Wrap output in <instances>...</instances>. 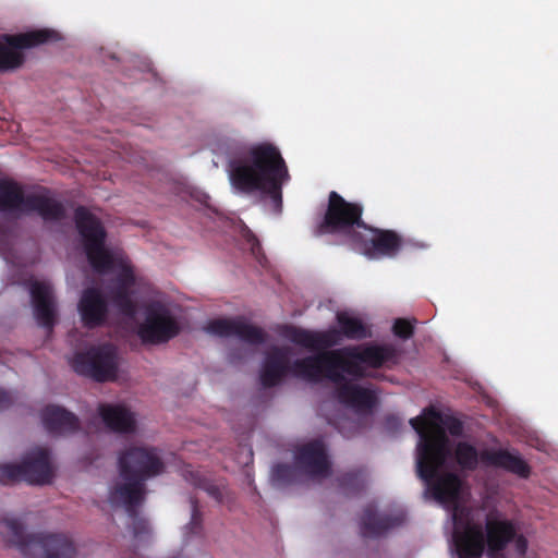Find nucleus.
Instances as JSON below:
<instances>
[{
  "instance_id": "nucleus-1",
  "label": "nucleus",
  "mask_w": 558,
  "mask_h": 558,
  "mask_svg": "<svg viewBox=\"0 0 558 558\" xmlns=\"http://www.w3.org/2000/svg\"><path fill=\"white\" fill-rule=\"evenodd\" d=\"M440 418L438 411L427 408L424 416L413 417L409 423L420 436L417 476L425 483L427 492L435 500L453 509L452 539L458 557L482 558L486 544L489 558H506L504 551L513 543L517 556L524 558L529 543L523 534H518L513 521L489 513L486 517L484 534L482 525L474 522L472 510L459 505L462 481L454 473L442 472L450 456L448 437L438 425L432 432L427 430L428 425Z\"/></svg>"
},
{
  "instance_id": "nucleus-2",
  "label": "nucleus",
  "mask_w": 558,
  "mask_h": 558,
  "mask_svg": "<svg viewBox=\"0 0 558 558\" xmlns=\"http://www.w3.org/2000/svg\"><path fill=\"white\" fill-rule=\"evenodd\" d=\"M229 180L243 194L259 192L270 197L277 211L282 207V185L290 179L277 146L264 142L233 154L228 161Z\"/></svg>"
},
{
  "instance_id": "nucleus-3",
  "label": "nucleus",
  "mask_w": 558,
  "mask_h": 558,
  "mask_svg": "<svg viewBox=\"0 0 558 558\" xmlns=\"http://www.w3.org/2000/svg\"><path fill=\"white\" fill-rule=\"evenodd\" d=\"M399 350L393 344L368 343L310 355L306 360L300 361L298 366L316 368L318 364H323L325 378L331 383H338L344 380L343 374L355 379H363L367 376L366 368L377 369L383 366L396 365L399 362Z\"/></svg>"
},
{
  "instance_id": "nucleus-4",
  "label": "nucleus",
  "mask_w": 558,
  "mask_h": 558,
  "mask_svg": "<svg viewBox=\"0 0 558 558\" xmlns=\"http://www.w3.org/2000/svg\"><path fill=\"white\" fill-rule=\"evenodd\" d=\"M118 468L122 482L111 487L108 500L124 501L133 506L145 501L146 482L161 475L166 464L157 448L130 446L120 452Z\"/></svg>"
},
{
  "instance_id": "nucleus-5",
  "label": "nucleus",
  "mask_w": 558,
  "mask_h": 558,
  "mask_svg": "<svg viewBox=\"0 0 558 558\" xmlns=\"http://www.w3.org/2000/svg\"><path fill=\"white\" fill-rule=\"evenodd\" d=\"M74 222L93 269L98 274H107L118 265L121 268L117 277L118 284H124L126 288L133 286L135 277L132 267L123 260L117 262L106 248L107 231L100 219L86 207L78 206L74 210Z\"/></svg>"
},
{
  "instance_id": "nucleus-6",
  "label": "nucleus",
  "mask_w": 558,
  "mask_h": 558,
  "mask_svg": "<svg viewBox=\"0 0 558 558\" xmlns=\"http://www.w3.org/2000/svg\"><path fill=\"white\" fill-rule=\"evenodd\" d=\"M5 537L25 558H75L76 547L64 533L25 531L17 519L2 521Z\"/></svg>"
},
{
  "instance_id": "nucleus-7",
  "label": "nucleus",
  "mask_w": 558,
  "mask_h": 558,
  "mask_svg": "<svg viewBox=\"0 0 558 558\" xmlns=\"http://www.w3.org/2000/svg\"><path fill=\"white\" fill-rule=\"evenodd\" d=\"M336 319L339 325L338 329L311 331L293 325H283L280 327L279 333L292 343L312 351L335 347L340 342L341 337L350 340H362L372 336L369 328L362 319L353 317L347 312H338Z\"/></svg>"
},
{
  "instance_id": "nucleus-8",
  "label": "nucleus",
  "mask_w": 558,
  "mask_h": 558,
  "mask_svg": "<svg viewBox=\"0 0 558 558\" xmlns=\"http://www.w3.org/2000/svg\"><path fill=\"white\" fill-rule=\"evenodd\" d=\"M362 215L363 206L360 203L348 202L339 193L331 191L325 215L314 233L317 236L338 235L352 245L366 225Z\"/></svg>"
},
{
  "instance_id": "nucleus-9",
  "label": "nucleus",
  "mask_w": 558,
  "mask_h": 558,
  "mask_svg": "<svg viewBox=\"0 0 558 558\" xmlns=\"http://www.w3.org/2000/svg\"><path fill=\"white\" fill-rule=\"evenodd\" d=\"M454 458L458 465L465 471H475L482 462L485 466L499 468L522 478H527L531 474L530 465L519 454L506 449H485L478 453L473 445L460 441L456 446Z\"/></svg>"
},
{
  "instance_id": "nucleus-10",
  "label": "nucleus",
  "mask_w": 558,
  "mask_h": 558,
  "mask_svg": "<svg viewBox=\"0 0 558 558\" xmlns=\"http://www.w3.org/2000/svg\"><path fill=\"white\" fill-rule=\"evenodd\" d=\"M290 353L291 351L288 347H272L266 353L259 375L260 384L264 388H272L279 385L289 374L310 383H319L325 378L323 364H318L316 368H302V366H298V363L306 360L308 356L290 363Z\"/></svg>"
},
{
  "instance_id": "nucleus-11",
  "label": "nucleus",
  "mask_w": 558,
  "mask_h": 558,
  "mask_svg": "<svg viewBox=\"0 0 558 558\" xmlns=\"http://www.w3.org/2000/svg\"><path fill=\"white\" fill-rule=\"evenodd\" d=\"M72 367L78 375L95 381H113L118 376V354L116 348L106 343L77 352L72 360Z\"/></svg>"
},
{
  "instance_id": "nucleus-12",
  "label": "nucleus",
  "mask_w": 558,
  "mask_h": 558,
  "mask_svg": "<svg viewBox=\"0 0 558 558\" xmlns=\"http://www.w3.org/2000/svg\"><path fill=\"white\" fill-rule=\"evenodd\" d=\"M60 39L50 28L35 29L15 35H2L0 38V72L14 71L25 62L24 49L34 48Z\"/></svg>"
},
{
  "instance_id": "nucleus-13",
  "label": "nucleus",
  "mask_w": 558,
  "mask_h": 558,
  "mask_svg": "<svg viewBox=\"0 0 558 558\" xmlns=\"http://www.w3.org/2000/svg\"><path fill=\"white\" fill-rule=\"evenodd\" d=\"M180 331V324L166 303L155 300L146 304L144 322L137 331L144 343H166L177 337Z\"/></svg>"
},
{
  "instance_id": "nucleus-14",
  "label": "nucleus",
  "mask_w": 558,
  "mask_h": 558,
  "mask_svg": "<svg viewBox=\"0 0 558 558\" xmlns=\"http://www.w3.org/2000/svg\"><path fill=\"white\" fill-rule=\"evenodd\" d=\"M352 246L371 259L393 258L401 251L403 239L395 230L365 225Z\"/></svg>"
},
{
  "instance_id": "nucleus-15",
  "label": "nucleus",
  "mask_w": 558,
  "mask_h": 558,
  "mask_svg": "<svg viewBox=\"0 0 558 558\" xmlns=\"http://www.w3.org/2000/svg\"><path fill=\"white\" fill-rule=\"evenodd\" d=\"M207 331L219 337H236L252 345L263 344L267 340V333L260 327L248 324L243 317L213 319L207 325Z\"/></svg>"
},
{
  "instance_id": "nucleus-16",
  "label": "nucleus",
  "mask_w": 558,
  "mask_h": 558,
  "mask_svg": "<svg viewBox=\"0 0 558 558\" xmlns=\"http://www.w3.org/2000/svg\"><path fill=\"white\" fill-rule=\"evenodd\" d=\"M17 481L29 484L45 485L51 483L53 470L50 463V453L46 448H35L26 453L22 462L15 464Z\"/></svg>"
},
{
  "instance_id": "nucleus-17",
  "label": "nucleus",
  "mask_w": 558,
  "mask_h": 558,
  "mask_svg": "<svg viewBox=\"0 0 558 558\" xmlns=\"http://www.w3.org/2000/svg\"><path fill=\"white\" fill-rule=\"evenodd\" d=\"M295 464L300 472L313 478H325L330 475V462L320 440L310 441L299 448Z\"/></svg>"
},
{
  "instance_id": "nucleus-18",
  "label": "nucleus",
  "mask_w": 558,
  "mask_h": 558,
  "mask_svg": "<svg viewBox=\"0 0 558 558\" xmlns=\"http://www.w3.org/2000/svg\"><path fill=\"white\" fill-rule=\"evenodd\" d=\"M78 311L84 326H102L109 315L108 300L99 288H86L80 299Z\"/></svg>"
},
{
  "instance_id": "nucleus-19",
  "label": "nucleus",
  "mask_w": 558,
  "mask_h": 558,
  "mask_svg": "<svg viewBox=\"0 0 558 558\" xmlns=\"http://www.w3.org/2000/svg\"><path fill=\"white\" fill-rule=\"evenodd\" d=\"M31 295L38 325L51 331L56 324V304L51 286L36 281L31 287Z\"/></svg>"
},
{
  "instance_id": "nucleus-20",
  "label": "nucleus",
  "mask_w": 558,
  "mask_h": 558,
  "mask_svg": "<svg viewBox=\"0 0 558 558\" xmlns=\"http://www.w3.org/2000/svg\"><path fill=\"white\" fill-rule=\"evenodd\" d=\"M36 213L45 221H60L65 218L64 205L50 195L48 189L28 193L25 214Z\"/></svg>"
},
{
  "instance_id": "nucleus-21",
  "label": "nucleus",
  "mask_w": 558,
  "mask_h": 558,
  "mask_svg": "<svg viewBox=\"0 0 558 558\" xmlns=\"http://www.w3.org/2000/svg\"><path fill=\"white\" fill-rule=\"evenodd\" d=\"M333 384L337 385L336 393L340 403L356 411H369L375 407L377 398L373 390L351 384L345 377L343 381Z\"/></svg>"
},
{
  "instance_id": "nucleus-22",
  "label": "nucleus",
  "mask_w": 558,
  "mask_h": 558,
  "mask_svg": "<svg viewBox=\"0 0 558 558\" xmlns=\"http://www.w3.org/2000/svg\"><path fill=\"white\" fill-rule=\"evenodd\" d=\"M98 414L105 426L119 434H132L136 429L134 414L122 404L99 403Z\"/></svg>"
},
{
  "instance_id": "nucleus-23",
  "label": "nucleus",
  "mask_w": 558,
  "mask_h": 558,
  "mask_svg": "<svg viewBox=\"0 0 558 558\" xmlns=\"http://www.w3.org/2000/svg\"><path fill=\"white\" fill-rule=\"evenodd\" d=\"M404 517L378 514L376 506L373 504L367 505L363 509L361 517L360 529L364 537L376 538L387 532L389 529L402 524Z\"/></svg>"
},
{
  "instance_id": "nucleus-24",
  "label": "nucleus",
  "mask_w": 558,
  "mask_h": 558,
  "mask_svg": "<svg viewBox=\"0 0 558 558\" xmlns=\"http://www.w3.org/2000/svg\"><path fill=\"white\" fill-rule=\"evenodd\" d=\"M45 428L56 435L73 434L80 429L78 417L66 409L50 404L41 412Z\"/></svg>"
},
{
  "instance_id": "nucleus-25",
  "label": "nucleus",
  "mask_w": 558,
  "mask_h": 558,
  "mask_svg": "<svg viewBox=\"0 0 558 558\" xmlns=\"http://www.w3.org/2000/svg\"><path fill=\"white\" fill-rule=\"evenodd\" d=\"M27 194L14 180H0V211L25 214Z\"/></svg>"
},
{
  "instance_id": "nucleus-26",
  "label": "nucleus",
  "mask_w": 558,
  "mask_h": 558,
  "mask_svg": "<svg viewBox=\"0 0 558 558\" xmlns=\"http://www.w3.org/2000/svg\"><path fill=\"white\" fill-rule=\"evenodd\" d=\"M184 478L196 488L206 492L208 496L219 504H222L229 495V490L222 481H213L198 470L186 469L184 471Z\"/></svg>"
},
{
  "instance_id": "nucleus-27",
  "label": "nucleus",
  "mask_w": 558,
  "mask_h": 558,
  "mask_svg": "<svg viewBox=\"0 0 558 558\" xmlns=\"http://www.w3.org/2000/svg\"><path fill=\"white\" fill-rule=\"evenodd\" d=\"M109 502L112 506L124 507L128 515L132 520V524L130 525V529H131V532H132L134 538L143 539L144 537H148L150 535L151 530H150L148 520L138 514V508L144 504V501H138L137 504H134L133 506H130L129 504H126L124 501L109 500Z\"/></svg>"
},
{
  "instance_id": "nucleus-28",
  "label": "nucleus",
  "mask_w": 558,
  "mask_h": 558,
  "mask_svg": "<svg viewBox=\"0 0 558 558\" xmlns=\"http://www.w3.org/2000/svg\"><path fill=\"white\" fill-rule=\"evenodd\" d=\"M340 488L345 495H357L366 487V469L357 468L338 477Z\"/></svg>"
},
{
  "instance_id": "nucleus-29",
  "label": "nucleus",
  "mask_w": 558,
  "mask_h": 558,
  "mask_svg": "<svg viewBox=\"0 0 558 558\" xmlns=\"http://www.w3.org/2000/svg\"><path fill=\"white\" fill-rule=\"evenodd\" d=\"M111 301L123 315L133 316L136 312V305L131 298L129 288L124 284H117L111 290Z\"/></svg>"
},
{
  "instance_id": "nucleus-30",
  "label": "nucleus",
  "mask_w": 558,
  "mask_h": 558,
  "mask_svg": "<svg viewBox=\"0 0 558 558\" xmlns=\"http://www.w3.org/2000/svg\"><path fill=\"white\" fill-rule=\"evenodd\" d=\"M299 471L296 464L278 463L271 470V477L277 485H288L296 482Z\"/></svg>"
},
{
  "instance_id": "nucleus-31",
  "label": "nucleus",
  "mask_w": 558,
  "mask_h": 558,
  "mask_svg": "<svg viewBox=\"0 0 558 558\" xmlns=\"http://www.w3.org/2000/svg\"><path fill=\"white\" fill-rule=\"evenodd\" d=\"M191 509L192 515L187 527L190 529L191 533L199 534L203 530V514L196 498H191Z\"/></svg>"
},
{
  "instance_id": "nucleus-32",
  "label": "nucleus",
  "mask_w": 558,
  "mask_h": 558,
  "mask_svg": "<svg viewBox=\"0 0 558 558\" xmlns=\"http://www.w3.org/2000/svg\"><path fill=\"white\" fill-rule=\"evenodd\" d=\"M392 331L401 339H409L414 333V324L405 318H397L393 323Z\"/></svg>"
},
{
  "instance_id": "nucleus-33",
  "label": "nucleus",
  "mask_w": 558,
  "mask_h": 558,
  "mask_svg": "<svg viewBox=\"0 0 558 558\" xmlns=\"http://www.w3.org/2000/svg\"><path fill=\"white\" fill-rule=\"evenodd\" d=\"M15 464L0 465V484H11L17 481Z\"/></svg>"
},
{
  "instance_id": "nucleus-34",
  "label": "nucleus",
  "mask_w": 558,
  "mask_h": 558,
  "mask_svg": "<svg viewBox=\"0 0 558 558\" xmlns=\"http://www.w3.org/2000/svg\"><path fill=\"white\" fill-rule=\"evenodd\" d=\"M385 430L390 435H396L402 427V420L397 415H387L384 421Z\"/></svg>"
},
{
  "instance_id": "nucleus-35",
  "label": "nucleus",
  "mask_w": 558,
  "mask_h": 558,
  "mask_svg": "<svg viewBox=\"0 0 558 558\" xmlns=\"http://www.w3.org/2000/svg\"><path fill=\"white\" fill-rule=\"evenodd\" d=\"M442 423L452 436H460L463 432L462 422L456 417L448 416Z\"/></svg>"
},
{
  "instance_id": "nucleus-36",
  "label": "nucleus",
  "mask_w": 558,
  "mask_h": 558,
  "mask_svg": "<svg viewBox=\"0 0 558 558\" xmlns=\"http://www.w3.org/2000/svg\"><path fill=\"white\" fill-rule=\"evenodd\" d=\"M13 397L10 392L0 389V411L9 409L13 404Z\"/></svg>"
},
{
  "instance_id": "nucleus-37",
  "label": "nucleus",
  "mask_w": 558,
  "mask_h": 558,
  "mask_svg": "<svg viewBox=\"0 0 558 558\" xmlns=\"http://www.w3.org/2000/svg\"><path fill=\"white\" fill-rule=\"evenodd\" d=\"M252 253L256 256L257 260L262 264V258L259 257L260 244L257 240H255L252 244Z\"/></svg>"
}]
</instances>
